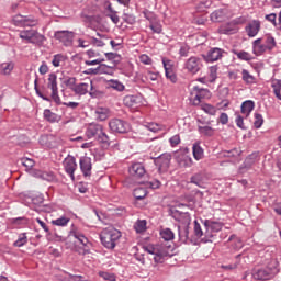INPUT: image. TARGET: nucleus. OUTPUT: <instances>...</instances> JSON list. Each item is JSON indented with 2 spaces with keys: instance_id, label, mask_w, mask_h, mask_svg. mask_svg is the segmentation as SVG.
Listing matches in <instances>:
<instances>
[{
  "instance_id": "c03bdc74",
  "label": "nucleus",
  "mask_w": 281,
  "mask_h": 281,
  "mask_svg": "<svg viewBox=\"0 0 281 281\" xmlns=\"http://www.w3.org/2000/svg\"><path fill=\"white\" fill-rule=\"evenodd\" d=\"M44 117L47 122H58V115L49 109L44 110Z\"/></svg>"
},
{
  "instance_id": "680f3d73",
  "label": "nucleus",
  "mask_w": 281,
  "mask_h": 281,
  "mask_svg": "<svg viewBox=\"0 0 281 281\" xmlns=\"http://www.w3.org/2000/svg\"><path fill=\"white\" fill-rule=\"evenodd\" d=\"M221 269L224 271H234L235 269H238V262L229 263V265H222Z\"/></svg>"
},
{
  "instance_id": "de8ad7c7",
  "label": "nucleus",
  "mask_w": 281,
  "mask_h": 281,
  "mask_svg": "<svg viewBox=\"0 0 281 281\" xmlns=\"http://www.w3.org/2000/svg\"><path fill=\"white\" fill-rule=\"evenodd\" d=\"M162 65H164L165 71H175V61L166 57H162Z\"/></svg>"
},
{
  "instance_id": "f257e3e1",
  "label": "nucleus",
  "mask_w": 281,
  "mask_h": 281,
  "mask_svg": "<svg viewBox=\"0 0 281 281\" xmlns=\"http://www.w3.org/2000/svg\"><path fill=\"white\" fill-rule=\"evenodd\" d=\"M145 251L153 256L156 265L164 262L165 258L172 256V246H164V245H147L145 246Z\"/></svg>"
},
{
  "instance_id": "9b49d317",
  "label": "nucleus",
  "mask_w": 281,
  "mask_h": 281,
  "mask_svg": "<svg viewBox=\"0 0 281 281\" xmlns=\"http://www.w3.org/2000/svg\"><path fill=\"white\" fill-rule=\"evenodd\" d=\"M104 127L98 123L88 124L85 135L88 139H98L99 135H102Z\"/></svg>"
},
{
  "instance_id": "13d9d810",
  "label": "nucleus",
  "mask_w": 281,
  "mask_h": 281,
  "mask_svg": "<svg viewBox=\"0 0 281 281\" xmlns=\"http://www.w3.org/2000/svg\"><path fill=\"white\" fill-rule=\"evenodd\" d=\"M66 87H68V89H71V91H74V89H76L77 85H76V78L70 77L65 81Z\"/></svg>"
},
{
  "instance_id": "5701e85b",
  "label": "nucleus",
  "mask_w": 281,
  "mask_h": 281,
  "mask_svg": "<svg viewBox=\"0 0 281 281\" xmlns=\"http://www.w3.org/2000/svg\"><path fill=\"white\" fill-rule=\"evenodd\" d=\"M211 21H213V23H222V21H227V9H217L212 12Z\"/></svg>"
},
{
  "instance_id": "09e8293b",
  "label": "nucleus",
  "mask_w": 281,
  "mask_h": 281,
  "mask_svg": "<svg viewBox=\"0 0 281 281\" xmlns=\"http://www.w3.org/2000/svg\"><path fill=\"white\" fill-rule=\"evenodd\" d=\"M235 56H237V58L239 60H246L249 61L251 60L254 57H251V54L245 52V50H240V52H235Z\"/></svg>"
},
{
  "instance_id": "6e6552de",
  "label": "nucleus",
  "mask_w": 281,
  "mask_h": 281,
  "mask_svg": "<svg viewBox=\"0 0 281 281\" xmlns=\"http://www.w3.org/2000/svg\"><path fill=\"white\" fill-rule=\"evenodd\" d=\"M110 130L113 131V133H128L131 131V125L120 119H112L109 122Z\"/></svg>"
},
{
  "instance_id": "412c9836",
  "label": "nucleus",
  "mask_w": 281,
  "mask_h": 281,
  "mask_svg": "<svg viewBox=\"0 0 281 281\" xmlns=\"http://www.w3.org/2000/svg\"><path fill=\"white\" fill-rule=\"evenodd\" d=\"M266 52H269V48L265 45L262 40L257 38L252 42V53L255 56H262Z\"/></svg>"
},
{
  "instance_id": "9d476101",
  "label": "nucleus",
  "mask_w": 281,
  "mask_h": 281,
  "mask_svg": "<svg viewBox=\"0 0 281 281\" xmlns=\"http://www.w3.org/2000/svg\"><path fill=\"white\" fill-rule=\"evenodd\" d=\"M63 167L65 172H67V175H69L70 179L74 181L76 179V176H74V173L78 168V164H76V158L74 156H67L63 160Z\"/></svg>"
},
{
  "instance_id": "5fc2aeb1",
  "label": "nucleus",
  "mask_w": 281,
  "mask_h": 281,
  "mask_svg": "<svg viewBox=\"0 0 281 281\" xmlns=\"http://www.w3.org/2000/svg\"><path fill=\"white\" fill-rule=\"evenodd\" d=\"M194 236L195 238L203 237V229H201V224L198 221L194 222Z\"/></svg>"
},
{
  "instance_id": "20e7f679",
  "label": "nucleus",
  "mask_w": 281,
  "mask_h": 281,
  "mask_svg": "<svg viewBox=\"0 0 281 281\" xmlns=\"http://www.w3.org/2000/svg\"><path fill=\"white\" fill-rule=\"evenodd\" d=\"M210 98H212V93L209 89L194 86L190 90L189 102L192 106H200L203 104V100H210Z\"/></svg>"
},
{
  "instance_id": "a878e982",
  "label": "nucleus",
  "mask_w": 281,
  "mask_h": 281,
  "mask_svg": "<svg viewBox=\"0 0 281 281\" xmlns=\"http://www.w3.org/2000/svg\"><path fill=\"white\" fill-rule=\"evenodd\" d=\"M114 66H106L105 64H100L95 69H89L90 74H113Z\"/></svg>"
},
{
  "instance_id": "ea45409f",
  "label": "nucleus",
  "mask_w": 281,
  "mask_h": 281,
  "mask_svg": "<svg viewBox=\"0 0 281 281\" xmlns=\"http://www.w3.org/2000/svg\"><path fill=\"white\" fill-rule=\"evenodd\" d=\"M271 87L273 89V93L276 98H278V100H281V80L280 79L273 80Z\"/></svg>"
},
{
  "instance_id": "4c0bfd02",
  "label": "nucleus",
  "mask_w": 281,
  "mask_h": 281,
  "mask_svg": "<svg viewBox=\"0 0 281 281\" xmlns=\"http://www.w3.org/2000/svg\"><path fill=\"white\" fill-rule=\"evenodd\" d=\"M280 267V262L278 259H271L270 262L267 265V269L271 272L272 276H276L278 273Z\"/></svg>"
},
{
  "instance_id": "f704fd0d",
  "label": "nucleus",
  "mask_w": 281,
  "mask_h": 281,
  "mask_svg": "<svg viewBox=\"0 0 281 281\" xmlns=\"http://www.w3.org/2000/svg\"><path fill=\"white\" fill-rule=\"evenodd\" d=\"M193 157L196 161H201L203 159V148L199 143H194L192 146Z\"/></svg>"
},
{
  "instance_id": "7c9ffc66",
  "label": "nucleus",
  "mask_w": 281,
  "mask_h": 281,
  "mask_svg": "<svg viewBox=\"0 0 281 281\" xmlns=\"http://www.w3.org/2000/svg\"><path fill=\"white\" fill-rule=\"evenodd\" d=\"M240 74L245 85H256L257 79L254 75H251V72H249V70L243 69Z\"/></svg>"
},
{
  "instance_id": "72a5a7b5",
  "label": "nucleus",
  "mask_w": 281,
  "mask_h": 281,
  "mask_svg": "<svg viewBox=\"0 0 281 281\" xmlns=\"http://www.w3.org/2000/svg\"><path fill=\"white\" fill-rule=\"evenodd\" d=\"M67 60V56L63 54H57L53 56L52 65L55 67H63Z\"/></svg>"
},
{
  "instance_id": "423d86ee",
  "label": "nucleus",
  "mask_w": 281,
  "mask_h": 281,
  "mask_svg": "<svg viewBox=\"0 0 281 281\" xmlns=\"http://www.w3.org/2000/svg\"><path fill=\"white\" fill-rule=\"evenodd\" d=\"M47 89H50V98L56 104H60V95H58V76L49 74L46 82Z\"/></svg>"
},
{
  "instance_id": "f3484780",
  "label": "nucleus",
  "mask_w": 281,
  "mask_h": 281,
  "mask_svg": "<svg viewBox=\"0 0 281 281\" xmlns=\"http://www.w3.org/2000/svg\"><path fill=\"white\" fill-rule=\"evenodd\" d=\"M260 27H261L260 20H252L248 22L245 27L247 36H249V38H254L258 36V32H260Z\"/></svg>"
},
{
  "instance_id": "e433bc0d",
  "label": "nucleus",
  "mask_w": 281,
  "mask_h": 281,
  "mask_svg": "<svg viewBox=\"0 0 281 281\" xmlns=\"http://www.w3.org/2000/svg\"><path fill=\"white\" fill-rule=\"evenodd\" d=\"M198 131L200 135H204L205 137H212L215 133L212 126H198Z\"/></svg>"
},
{
  "instance_id": "603ef678",
  "label": "nucleus",
  "mask_w": 281,
  "mask_h": 281,
  "mask_svg": "<svg viewBox=\"0 0 281 281\" xmlns=\"http://www.w3.org/2000/svg\"><path fill=\"white\" fill-rule=\"evenodd\" d=\"M165 76H166L167 80L172 82V85H176V82H177V74L175 72V70H166L165 71Z\"/></svg>"
},
{
  "instance_id": "aec40b11",
  "label": "nucleus",
  "mask_w": 281,
  "mask_h": 281,
  "mask_svg": "<svg viewBox=\"0 0 281 281\" xmlns=\"http://www.w3.org/2000/svg\"><path fill=\"white\" fill-rule=\"evenodd\" d=\"M128 172L134 179H142L146 175V169L143 164H134L130 167Z\"/></svg>"
},
{
  "instance_id": "bb28decb",
  "label": "nucleus",
  "mask_w": 281,
  "mask_h": 281,
  "mask_svg": "<svg viewBox=\"0 0 281 281\" xmlns=\"http://www.w3.org/2000/svg\"><path fill=\"white\" fill-rule=\"evenodd\" d=\"M34 175L37 179H43V181H54L56 179V176L52 171L36 170Z\"/></svg>"
},
{
  "instance_id": "a211bd4d",
  "label": "nucleus",
  "mask_w": 281,
  "mask_h": 281,
  "mask_svg": "<svg viewBox=\"0 0 281 281\" xmlns=\"http://www.w3.org/2000/svg\"><path fill=\"white\" fill-rule=\"evenodd\" d=\"M79 166L82 175L85 177H91V170L93 168V164L91 162V158L88 156H83L79 160Z\"/></svg>"
},
{
  "instance_id": "1a4fd4ad",
  "label": "nucleus",
  "mask_w": 281,
  "mask_h": 281,
  "mask_svg": "<svg viewBox=\"0 0 281 281\" xmlns=\"http://www.w3.org/2000/svg\"><path fill=\"white\" fill-rule=\"evenodd\" d=\"M172 160V155L166 153L160 155L158 158L155 159V165L158 168L159 172H168L170 168V161Z\"/></svg>"
},
{
  "instance_id": "4d7b16f0",
  "label": "nucleus",
  "mask_w": 281,
  "mask_h": 281,
  "mask_svg": "<svg viewBox=\"0 0 281 281\" xmlns=\"http://www.w3.org/2000/svg\"><path fill=\"white\" fill-rule=\"evenodd\" d=\"M235 123L238 126V128H241L243 131L247 128L245 127V117L240 116V114H237Z\"/></svg>"
},
{
  "instance_id": "393cba45",
  "label": "nucleus",
  "mask_w": 281,
  "mask_h": 281,
  "mask_svg": "<svg viewBox=\"0 0 281 281\" xmlns=\"http://www.w3.org/2000/svg\"><path fill=\"white\" fill-rule=\"evenodd\" d=\"M14 71V61H4L0 64L1 76H10Z\"/></svg>"
},
{
  "instance_id": "4468645a",
  "label": "nucleus",
  "mask_w": 281,
  "mask_h": 281,
  "mask_svg": "<svg viewBox=\"0 0 281 281\" xmlns=\"http://www.w3.org/2000/svg\"><path fill=\"white\" fill-rule=\"evenodd\" d=\"M206 232L204 234L205 238H214V234L216 232H221L223 229V223L206 221L205 222Z\"/></svg>"
},
{
  "instance_id": "864d4df0",
  "label": "nucleus",
  "mask_w": 281,
  "mask_h": 281,
  "mask_svg": "<svg viewBox=\"0 0 281 281\" xmlns=\"http://www.w3.org/2000/svg\"><path fill=\"white\" fill-rule=\"evenodd\" d=\"M265 124V119H262V114L255 113V128H260Z\"/></svg>"
},
{
  "instance_id": "39448f33",
  "label": "nucleus",
  "mask_w": 281,
  "mask_h": 281,
  "mask_svg": "<svg viewBox=\"0 0 281 281\" xmlns=\"http://www.w3.org/2000/svg\"><path fill=\"white\" fill-rule=\"evenodd\" d=\"M20 38H22V41H26V43H31L32 45H43V43H45V35L32 29L20 31Z\"/></svg>"
},
{
  "instance_id": "8fccbe9b",
  "label": "nucleus",
  "mask_w": 281,
  "mask_h": 281,
  "mask_svg": "<svg viewBox=\"0 0 281 281\" xmlns=\"http://www.w3.org/2000/svg\"><path fill=\"white\" fill-rule=\"evenodd\" d=\"M133 194H134L135 199L142 200V199L146 198L147 192L144 188L139 187V188L134 189Z\"/></svg>"
},
{
  "instance_id": "473e14b6",
  "label": "nucleus",
  "mask_w": 281,
  "mask_h": 281,
  "mask_svg": "<svg viewBox=\"0 0 281 281\" xmlns=\"http://www.w3.org/2000/svg\"><path fill=\"white\" fill-rule=\"evenodd\" d=\"M160 238L166 243H170V240H175V233L170 228L160 229Z\"/></svg>"
},
{
  "instance_id": "0eeeda50",
  "label": "nucleus",
  "mask_w": 281,
  "mask_h": 281,
  "mask_svg": "<svg viewBox=\"0 0 281 281\" xmlns=\"http://www.w3.org/2000/svg\"><path fill=\"white\" fill-rule=\"evenodd\" d=\"M203 67V61L201 57L192 56L184 63V69H187L188 74H199L201 68Z\"/></svg>"
},
{
  "instance_id": "49530a36",
  "label": "nucleus",
  "mask_w": 281,
  "mask_h": 281,
  "mask_svg": "<svg viewBox=\"0 0 281 281\" xmlns=\"http://www.w3.org/2000/svg\"><path fill=\"white\" fill-rule=\"evenodd\" d=\"M97 139L100 142V144H104L105 146H111V138L106 133H104V130L99 134V137Z\"/></svg>"
},
{
  "instance_id": "4be33fe9",
  "label": "nucleus",
  "mask_w": 281,
  "mask_h": 281,
  "mask_svg": "<svg viewBox=\"0 0 281 281\" xmlns=\"http://www.w3.org/2000/svg\"><path fill=\"white\" fill-rule=\"evenodd\" d=\"M90 89H93V82L92 81L79 83V85L75 86L72 91L77 95H87V93H89Z\"/></svg>"
},
{
  "instance_id": "6ab92c4d",
  "label": "nucleus",
  "mask_w": 281,
  "mask_h": 281,
  "mask_svg": "<svg viewBox=\"0 0 281 281\" xmlns=\"http://www.w3.org/2000/svg\"><path fill=\"white\" fill-rule=\"evenodd\" d=\"M123 104L127 106L128 109H138V106L142 104V98L138 95H126L123 99Z\"/></svg>"
},
{
  "instance_id": "2eb2a0df",
  "label": "nucleus",
  "mask_w": 281,
  "mask_h": 281,
  "mask_svg": "<svg viewBox=\"0 0 281 281\" xmlns=\"http://www.w3.org/2000/svg\"><path fill=\"white\" fill-rule=\"evenodd\" d=\"M13 23L18 27H34V25H36V20L24 16V15H15L13 18Z\"/></svg>"
},
{
  "instance_id": "e2e57ef3",
  "label": "nucleus",
  "mask_w": 281,
  "mask_h": 281,
  "mask_svg": "<svg viewBox=\"0 0 281 281\" xmlns=\"http://www.w3.org/2000/svg\"><path fill=\"white\" fill-rule=\"evenodd\" d=\"M139 60L143 65H153V59L146 54L140 55Z\"/></svg>"
},
{
  "instance_id": "ddd939ff",
  "label": "nucleus",
  "mask_w": 281,
  "mask_h": 281,
  "mask_svg": "<svg viewBox=\"0 0 281 281\" xmlns=\"http://www.w3.org/2000/svg\"><path fill=\"white\" fill-rule=\"evenodd\" d=\"M223 54H225V50L218 47H214V48H211L206 53V55H202V56L206 63H216V60H221L223 58Z\"/></svg>"
},
{
  "instance_id": "79ce46f5",
  "label": "nucleus",
  "mask_w": 281,
  "mask_h": 281,
  "mask_svg": "<svg viewBox=\"0 0 281 281\" xmlns=\"http://www.w3.org/2000/svg\"><path fill=\"white\" fill-rule=\"evenodd\" d=\"M109 88L114 89V91H124L125 89L124 83L114 79L109 81Z\"/></svg>"
},
{
  "instance_id": "c9c22d12",
  "label": "nucleus",
  "mask_w": 281,
  "mask_h": 281,
  "mask_svg": "<svg viewBox=\"0 0 281 281\" xmlns=\"http://www.w3.org/2000/svg\"><path fill=\"white\" fill-rule=\"evenodd\" d=\"M145 128H147L151 133H159L160 131H166V127L162 124L154 122L146 123Z\"/></svg>"
},
{
  "instance_id": "052dcab7",
  "label": "nucleus",
  "mask_w": 281,
  "mask_h": 281,
  "mask_svg": "<svg viewBox=\"0 0 281 281\" xmlns=\"http://www.w3.org/2000/svg\"><path fill=\"white\" fill-rule=\"evenodd\" d=\"M22 165L27 168L29 170L31 168H34V159H31V158H23L22 160Z\"/></svg>"
},
{
  "instance_id": "bf43d9fd",
  "label": "nucleus",
  "mask_w": 281,
  "mask_h": 281,
  "mask_svg": "<svg viewBox=\"0 0 281 281\" xmlns=\"http://www.w3.org/2000/svg\"><path fill=\"white\" fill-rule=\"evenodd\" d=\"M169 143L175 148V146H179L181 144V136L179 135H173L171 138H169Z\"/></svg>"
},
{
  "instance_id": "69168bd1",
  "label": "nucleus",
  "mask_w": 281,
  "mask_h": 281,
  "mask_svg": "<svg viewBox=\"0 0 281 281\" xmlns=\"http://www.w3.org/2000/svg\"><path fill=\"white\" fill-rule=\"evenodd\" d=\"M100 277L103 278V280L115 281V274L109 272H100Z\"/></svg>"
},
{
  "instance_id": "a19ab883",
  "label": "nucleus",
  "mask_w": 281,
  "mask_h": 281,
  "mask_svg": "<svg viewBox=\"0 0 281 281\" xmlns=\"http://www.w3.org/2000/svg\"><path fill=\"white\" fill-rule=\"evenodd\" d=\"M218 74V67L217 66H211L209 69V77L206 79L207 82H214L217 78Z\"/></svg>"
},
{
  "instance_id": "dca6fc26",
  "label": "nucleus",
  "mask_w": 281,
  "mask_h": 281,
  "mask_svg": "<svg viewBox=\"0 0 281 281\" xmlns=\"http://www.w3.org/2000/svg\"><path fill=\"white\" fill-rule=\"evenodd\" d=\"M252 278L254 280L267 281L271 280V278H273V274L267 268H255L252 270Z\"/></svg>"
},
{
  "instance_id": "c756f323",
  "label": "nucleus",
  "mask_w": 281,
  "mask_h": 281,
  "mask_svg": "<svg viewBox=\"0 0 281 281\" xmlns=\"http://www.w3.org/2000/svg\"><path fill=\"white\" fill-rule=\"evenodd\" d=\"M150 80L151 82H157L159 80V72H155L151 70H147L143 74L142 81L148 82Z\"/></svg>"
},
{
  "instance_id": "3c124183",
  "label": "nucleus",
  "mask_w": 281,
  "mask_h": 281,
  "mask_svg": "<svg viewBox=\"0 0 281 281\" xmlns=\"http://www.w3.org/2000/svg\"><path fill=\"white\" fill-rule=\"evenodd\" d=\"M190 234V231L188 229V226H186L182 229H179V238L182 243H187Z\"/></svg>"
},
{
  "instance_id": "7ed1b4c3",
  "label": "nucleus",
  "mask_w": 281,
  "mask_h": 281,
  "mask_svg": "<svg viewBox=\"0 0 281 281\" xmlns=\"http://www.w3.org/2000/svg\"><path fill=\"white\" fill-rule=\"evenodd\" d=\"M69 238H75V240H77L75 241V246L72 248L75 251H77V254H79L80 256H85L88 254L85 247L89 245V239L87 238V236H85V234L80 232L78 227H72L70 229Z\"/></svg>"
},
{
  "instance_id": "58836bf2",
  "label": "nucleus",
  "mask_w": 281,
  "mask_h": 281,
  "mask_svg": "<svg viewBox=\"0 0 281 281\" xmlns=\"http://www.w3.org/2000/svg\"><path fill=\"white\" fill-rule=\"evenodd\" d=\"M97 120L100 122H104V120H109V110L104 108H98L95 110Z\"/></svg>"
},
{
  "instance_id": "37998d69",
  "label": "nucleus",
  "mask_w": 281,
  "mask_h": 281,
  "mask_svg": "<svg viewBox=\"0 0 281 281\" xmlns=\"http://www.w3.org/2000/svg\"><path fill=\"white\" fill-rule=\"evenodd\" d=\"M27 245V235L25 233H22L19 235L18 240L14 241V247H23Z\"/></svg>"
},
{
  "instance_id": "f8f14e48",
  "label": "nucleus",
  "mask_w": 281,
  "mask_h": 281,
  "mask_svg": "<svg viewBox=\"0 0 281 281\" xmlns=\"http://www.w3.org/2000/svg\"><path fill=\"white\" fill-rule=\"evenodd\" d=\"M55 38L63 43L65 47H71V45L74 44V32L57 31L55 33Z\"/></svg>"
},
{
  "instance_id": "338daca9",
  "label": "nucleus",
  "mask_w": 281,
  "mask_h": 281,
  "mask_svg": "<svg viewBox=\"0 0 281 281\" xmlns=\"http://www.w3.org/2000/svg\"><path fill=\"white\" fill-rule=\"evenodd\" d=\"M191 183H194L195 186H198L199 188H201V183H202V178L201 175H195L191 178Z\"/></svg>"
},
{
  "instance_id": "6e6d98bb",
  "label": "nucleus",
  "mask_w": 281,
  "mask_h": 281,
  "mask_svg": "<svg viewBox=\"0 0 281 281\" xmlns=\"http://www.w3.org/2000/svg\"><path fill=\"white\" fill-rule=\"evenodd\" d=\"M135 231L137 234H142V232L146 231V221H138L135 225Z\"/></svg>"
},
{
  "instance_id": "f03ea898",
  "label": "nucleus",
  "mask_w": 281,
  "mask_h": 281,
  "mask_svg": "<svg viewBox=\"0 0 281 281\" xmlns=\"http://www.w3.org/2000/svg\"><path fill=\"white\" fill-rule=\"evenodd\" d=\"M120 238H122V233L113 227H108L100 234V240L105 249H115Z\"/></svg>"
},
{
  "instance_id": "cd10ccee",
  "label": "nucleus",
  "mask_w": 281,
  "mask_h": 281,
  "mask_svg": "<svg viewBox=\"0 0 281 281\" xmlns=\"http://www.w3.org/2000/svg\"><path fill=\"white\" fill-rule=\"evenodd\" d=\"M256 104L254 103V101H245L241 103V114L244 115V117H248L249 115H251V111H254Z\"/></svg>"
},
{
  "instance_id": "774afa93",
  "label": "nucleus",
  "mask_w": 281,
  "mask_h": 281,
  "mask_svg": "<svg viewBox=\"0 0 281 281\" xmlns=\"http://www.w3.org/2000/svg\"><path fill=\"white\" fill-rule=\"evenodd\" d=\"M86 56H88V58H100V53L93 50V49H89L86 52Z\"/></svg>"
},
{
  "instance_id": "b1692460",
  "label": "nucleus",
  "mask_w": 281,
  "mask_h": 281,
  "mask_svg": "<svg viewBox=\"0 0 281 281\" xmlns=\"http://www.w3.org/2000/svg\"><path fill=\"white\" fill-rule=\"evenodd\" d=\"M177 161L180 166V168H191L192 166V158L188 156L187 154H180L177 157Z\"/></svg>"
},
{
  "instance_id": "a18cd8bd",
  "label": "nucleus",
  "mask_w": 281,
  "mask_h": 281,
  "mask_svg": "<svg viewBox=\"0 0 281 281\" xmlns=\"http://www.w3.org/2000/svg\"><path fill=\"white\" fill-rule=\"evenodd\" d=\"M69 221L70 220L68 217L63 216V217H59L57 220H53L52 224L56 225L57 227H66V225L69 224Z\"/></svg>"
},
{
  "instance_id": "c85d7f7f",
  "label": "nucleus",
  "mask_w": 281,
  "mask_h": 281,
  "mask_svg": "<svg viewBox=\"0 0 281 281\" xmlns=\"http://www.w3.org/2000/svg\"><path fill=\"white\" fill-rule=\"evenodd\" d=\"M259 41H262L263 45L269 48V52H273V49H276V37L271 35H266L263 37H260Z\"/></svg>"
},
{
  "instance_id": "2f4dec72",
  "label": "nucleus",
  "mask_w": 281,
  "mask_h": 281,
  "mask_svg": "<svg viewBox=\"0 0 281 281\" xmlns=\"http://www.w3.org/2000/svg\"><path fill=\"white\" fill-rule=\"evenodd\" d=\"M201 111H203L204 113H206V115H216V113L218 112V109H216V106L210 104V103H202L200 105Z\"/></svg>"
},
{
  "instance_id": "0e129e2a",
  "label": "nucleus",
  "mask_w": 281,
  "mask_h": 281,
  "mask_svg": "<svg viewBox=\"0 0 281 281\" xmlns=\"http://www.w3.org/2000/svg\"><path fill=\"white\" fill-rule=\"evenodd\" d=\"M234 32H236V30L229 27V25H225L220 27V33L221 34H234Z\"/></svg>"
}]
</instances>
